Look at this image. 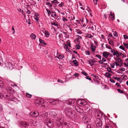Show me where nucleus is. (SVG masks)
Segmentation results:
<instances>
[{
	"mask_svg": "<svg viewBox=\"0 0 128 128\" xmlns=\"http://www.w3.org/2000/svg\"><path fill=\"white\" fill-rule=\"evenodd\" d=\"M64 48L68 51V50H70L68 48V46L65 45Z\"/></svg>",
	"mask_w": 128,
	"mask_h": 128,
	"instance_id": "56",
	"label": "nucleus"
},
{
	"mask_svg": "<svg viewBox=\"0 0 128 128\" xmlns=\"http://www.w3.org/2000/svg\"><path fill=\"white\" fill-rule=\"evenodd\" d=\"M88 62L89 64L91 66H92V65L94 64H93L92 63V62H91L90 60H88Z\"/></svg>",
	"mask_w": 128,
	"mask_h": 128,
	"instance_id": "47",
	"label": "nucleus"
},
{
	"mask_svg": "<svg viewBox=\"0 0 128 128\" xmlns=\"http://www.w3.org/2000/svg\"><path fill=\"white\" fill-rule=\"evenodd\" d=\"M60 32H62V33L60 34L61 37L63 38V36H64L65 38H68L69 36L68 35V36H67V34L66 32H65L64 31L62 32V30H60Z\"/></svg>",
	"mask_w": 128,
	"mask_h": 128,
	"instance_id": "7",
	"label": "nucleus"
},
{
	"mask_svg": "<svg viewBox=\"0 0 128 128\" xmlns=\"http://www.w3.org/2000/svg\"><path fill=\"white\" fill-rule=\"evenodd\" d=\"M109 18L110 19L113 20L114 19V14H112V12H111L109 16Z\"/></svg>",
	"mask_w": 128,
	"mask_h": 128,
	"instance_id": "16",
	"label": "nucleus"
},
{
	"mask_svg": "<svg viewBox=\"0 0 128 128\" xmlns=\"http://www.w3.org/2000/svg\"><path fill=\"white\" fill-rule=\"evenodd\" d=\"M41 116L44 118L47 117L48 116V113L45 111H42L40 113Z\"/></svg>",
	"mask_w": 128,
	"mask_h": 128,
	"instance_id": "8",
	"label": "nucleus"
},
{
	"mask_svg": "<svg viewBox=\"0 0 128 128\" xmlns=\"http://www.w3.org/2000/svg\"><path fill=\"white\" fill-rule=\"evenodd\" d=\"M44 34L45 35V36L46 38L48 37L50 35V33L49 32L47 31H46L45 32Z\"/></svg>",
	"mask_w": 128,
	"mask_h": 128,
	"instance_id": "22",
	"label": "nucleus"
},
{
	"mask_svg": "<svg viewBox=\"0 0 128 128\" xmlns=\"http://www.w3.org/2000/svg\"><path fill=\"white\" fill-rule=\"evenodd\" d=\"M124 37L125 39H128V37L126 35H124Z\"/></svg>",
	"mask_w": 128,
	"mask_h": 128,
	"instance_id": "50",
	"label": "nucleus"
},
{
	"mask_svg": "<svg viewBox=\"0 0 128 128\" xmlns=\"http://www.w3.org/2000/svg\"><path fill=\"white\" fill-rule=\"evenodd\" d=\"M120 55L121 56L122 58H123L124 56V54L122 53H120Z\"/></svg>",
	"mask_w": 128,
	"mask_h": 128,
	"instance_id": "51",
	"label": "nucleus"
},
{
	"mask_svg": "<svg viewBox=\"0 0 128 128\" xmlns=\"http://www.w3.org/2000/svg\"><path fill=\"white\" fill-rule=\"evenodd\" d=\"M108 42L112 46L114 45L113 41L110 38H108Z\"/></svg>",
	"mask_w": 128,
	"mask_h": 128,
	"instance_id": "17",
	"label": "nucleus"
},
{
	"mask_svg": "<svg viewBox=\"0 0 128 128\" xmlns=\"http://www.w3.org/2000/svg\"><path fill=\"white\" fill-rule=\"evenodd\" d=\"M104 75L105 76L108 77H110L112 76V74L108 72H106Z\"/></svg>",
	"mask_w": 128,
	"mask_h": 128,
	"instance_id": "24",
	"label": "nucleus"
},
{
	"mask_svg": "<svg viewBox=\"0 0 128 128\" xmlns=\"http://www.w3.org/2000/svg\"><path fill=\"white\" fill-rule=\"evenodd\" d=\"M107 70L108 72L111 73H112V72L110 68V67L107 68Z\"/></svg>",
	"mask_w": 128,
	"mask_h": 128,
	"instance_id": "34",
	"label": "nucleus"
},
{
	"mask_svg": "<svg viewBox=\"0 0 128 128\" xmlns=\"http://www.w3.org/2000/svg\"><path fill=\"white\" fill-rule=\"evenodd\" d=\"M96 57H97L99 59H101L102 58V57L100 56L99 54H97L96 55Z\"/></svg>",
	"mask_w": 128,
	"mask_h": 128,
	"instance_id": "48",
	"label": "nucleus"
},
{
	"mask_svg": "<svg viewBox=\"0 0 128 128\" xmlns=\"http://www.w3.org/2000/svg\"><path fill=\"white\" fill-rule=\"evenodd\" d=\"M110 81L111 82H112V83H114L115 82V81L112 79H110Z\"/></svg>",
	"mask_w": 128,
	"mask_h": 128,
	"instance_id": "61",
	"label": "nucleus"
},
{
	"mask_svg": "<svg viewBox=\"0 0 128 128\" xmlns=\"http://www.w3.org/2000/svg\"><path fill=\"white\" fill-rule=\"evenodd\" d=\"M26 96L29 98H31L32 95L27 93H26Z\"/></svg>",
	"mask_w": 128,
	"mask_h": 128,
	"instance_id": "37",
	"label": "nucleus"
},
{
	"mask_svg": "<svg viewBox=\"0 0 128 128\" xmlns=\"http://www.w3.org/2000/svg\"><path fill=\"white\" fill-rule=\"evenodd\" d=\"M95 123L97 126L102 128V122L100 119L99 118L96 119V121Z\"/></svg>",
	"mask_w": 128,
	"mask_h": 128,
	"instance_id": "4",
	"label": "nucleus"
},
{
	"mask_svg": "<svg viewBox=\"0 0 128 128\" xmlns=\"http://www.w3.org/2000/svg\"><path fill=\"white\" fill-rule=\"evenodd\" d=\"M46 10L48 13V15H49L51 13V11H50V10H48V9H46Z\"/></svg>",
	"mask_w": 128,
	"mask_h": 128,
	"instance_id": "46",
	"label": "nucleus"
},
{
	"mask_svg": "<svg viewBox=\"0 0 128 128\" xmlns=\"http://www.w3.org/2000/svg\"><path fill=\"white\" fill-rule=\"evenodd\" d=\"M8 82H9V83L11 82L12 83V84H11V85L12 86H13V87H14V86H17L14 83L12 82V81H10V80L8 81Z\"/></svg>",
	"mask_w": 128,
	"mask_h": 128,
	"instance_id": "32",
	"label": "nucleus"
},
{
	"mask_svg": "<svg viewBox=\"0 0 128 128\" xmlns=\"http://www.w3.org/2000/svg\"><path fill=\"white\" fill-rule=\"evenodd\" d=\"M39 42L40 44H43L44 45H46V43L44 42L41 39L39 38Z\"/></svg>",
	"mask_w": 128,
	"mask_h": 128,
	"instance_id": "21",
	"label": "nucleus"
},
{
	"mask_svg": "<svg viewBox=\"0 0 128 128\" xmlns=\"http://www.w3.org/2000/svg\"><path fill=\"white\" fill-rule=\"evenodd\" d=\"M119 63L121 64H122V66L123 62H122V61L121 59H120L119 60V61L118 62Z\"/></svg>",
	"mask_w": 128,
	"mask_h": 128,
	"instance_id": "53",
	"label": "nucleus"
},
{
	"mask_svg": "<svg viewBox=\"0 0 128 128\" xmlns=\"http://www.w3.org/2000/svg\"><path fill=\"white\" fill-rule=\"evenodd\" d=\"M21 124L23 127H26L28 126L29 124L27 122H26L24 121H21Z\"/></svg>",
	"mask_w": 128,
	"mask_h": 128,
	"instance_id": "9",
	"label": "nucleus"
},
{
	"mask_svg": "<svg viewBox=\"0 0 128 128\" xmlns=\"http://www.w3.org/2000/svg\"><path fill=\"white\" fill-rule=\"evenodd\" d=\"M93 2H94V4H95L96 5L97 2V0H94Z\"/></svg>",
	"mask_w": 128,
	"mask_h": 128,
	"instance_id": "55",
	"label": "nucleus"
},
{
	"mask_svg": "<svg viewBox=\"0 0 128 128\" xmlns=\"http://www.w3.org/2000/svg\"><path fill=\"white\" fill-rule=\"evenodd\" d=\"M102 61L103 62H105L106 61V60L104 58H102Z\"/></svg>",
	"mask_w": 128,
	"mask_h": 128,
	"instance_id": "57",
	"label": "nucleus"
},
{
	"mask_svg": "<svg viewBox=\"0 0 128 128\" xmlns=\"http://www.w3.org/2000/svg\"><path fill=\"white\" fill-rule=\"evenodd\" d=\"M6 66L9 68L12 69L14 68V65H13L12 63L10 62H8L7 64H6Z\"/></svg>",
	"mask_w": 128,
	"mask_h": 128,
	"instance_id": "10",
	"label": "nucleus"
},
{
	"mask_svg": "<svg viewBox=\"0 0 128 128\" xmlns=\"http://www.w3.org/2000/svg\"><path fill=\"white\" fill-rule=\"evenodd\" d=\"M72 63L74 64V65L76 66H77L78 65V62L76 60H74L72 61Z\"/></svg>",
	"mask_w": 128,
	"mask_h": 128,
	"instance_id": "25",
	"label": "nucleus"
},
{
	"mask_svg": "<svg viewBox=\"0 0 128 128\" xmlns=\"http://www.w3.org/2000/svg\"><path fill=\"white\" fill-rule=\"evenodd\" d=\"M123 44L126 47V48L127 49H128V44L124 43Z\"/></svg>",
	"mask_w": 128,
	"mask_h": 128,
	"instance_id": "43",
	"label": "nucleus"
},
{
	"mask_svg": "<svg viewBox=\"0 0 128 128\" xmlns=\"http://www.w3.org/2000/svg\"><path fill=\"white\" fill-rule=\"evenodd\" d=\"M64 3L63 2H61L60 4H59L58 5V6L60 7H62L64 6Z\"/></svg>",
	"mask_w": 128,
	"mask_h": 128,
	"instance_id": "39",
	"label": "nucleus"
},
{
	"mask_svg": "<svg viewBox=\"0 0 128 128\" xmlns=\"http://www.w3.org/2000/svg\"><path fill=\"white\" fill-rule=\"evenodd\" d=\"M44 103V102L42 99L36 100L35 101V104L36 106L40 105H42Z\"/></svg>",
	"mask_w": 128,
	"mask_h": 128,
	"instance_id": "6",
	"label": "nucleus"
},
{
	"mask_svg": "<svg viewBox=\"0 0 128 128\" xmlns=\"http://www.w3.org/2000/svg\"><path fill=\"white\" fill-rule=\"evenodd\" d=\"M76 47L77 49H79L80 48V46L78 44L77 45H76Z\"/></svg>",
	"mask_w": 128,
	"mask_h": 128,
	"instance_id": "62",
	"label": "nucleus"
},
{
	"mask_svg": "<svg viewBox=\"0 0 128 128\" xmlns=\"http://www.w3.org/2000/svg\"><path fill=\"white\" fill-rule=\"evenodd\" d=\"M119 48L120 49H122V50H124L125 48L124 46H123L121 45L119 46Z\"/></svg>",
	"mask_w": 128,
	"mask_h": 128,
	"instance_id": "41",
	"label": "nucleus"
},
{
	"mask_svg": "<svg viewBox=\"0 0 128 128\" xmlns=\"http://www.w3.org/2000/svg\"><path fill=\"white\" fill-rule=\"evenodd\" d=\"M80 20L81 22H84V21L86 20V21L87 20V19L86 18H81L80 19Z\"/></svg>",
	"mask_w": 128,
	"mask_h": 128,
	"instance_id": "31",
	"label": "nucleus"
},
{
	"mask_svg": "<svg viewBox=\"0 0 128 128\" xmlns=\"http://www.w3.org/2000/svg\"><path fill=\"white\" fill-rule=\"evenodd\" d=\"M74 76L76 77H77L78 76V73H74Z\"/></svg>",
	"mask_w": 128,
	"mask_h": 128,
	"instance_id": "64",
	"label": "nucleus"
},
{
	"mask_svg": "<svg viewBox=\"0 0 128 128\" xmlns=\"http://www.w3.org/2000/svg\"><path fill=\"white\" fill-rule=\"evenodd\" d=\"M12 30L13 31L12 34H14L15 32V30L14 28V26H12Z\"/></svg>",
	"mask_w": 128,
	"mask_h": 128,
	"instance_id": "49",
	"label": "nucleus"
},
{
	"mask_svg": "<svg viewBox=\"0 0 128 128\" xmlns=\"http://www.w3.org/2000/svg\"><path fill=\"white\" fill-rule=\"evenodd\" d=\"M125 68H121L120 69V70L122 71H124L125 70Z\"/></svg>",
	"mask_w": 128,
	"mask_h": 128,
	"instance_id": "60",
	"label": "nucleus"
},
{
	"mask_svg": "<svg viewBox=\"0 0 128 128\" xmlns=\"http://www.w3.org/2000/svg\"><path fill=\"white\" fill-rule=\"evenodd\" d=\"M6 98L7 100L10 101H14L15 102H18V100H17L12 94H10L9 95H6Z\"/></svg>",
	"mask_w": 128,
	"mask_h": 128,
	"instance_id": "2",
	"label": "nucleus"
},
{
	"mask_svg": "<svg viewBox=\"0 0 128 128\" xmlns=\"http://www.w3.org/2000/svg\"><path fill=\"white\" fill-rule=\"evenodd\" d=\"M84 34L85 36L87 38H92L94 37L92 34L88 33H86L85 34Z\"/></svg>",
	"mask_w": 128,
	"mask_h": 128,
	"instance_id": "13",
	"label": "nucleus"
},
{
	"mask_svg": "<svg viewBox=\"0 0 128 128\" xmlns=\"http://www.w3.org/2000/svg\"><path fill=\"white\" fill-rule=\"evenodd\" d=\"M82 73L85 76H87L88 75V74L84 71H82Z\"/></svg>",
	"mask_w": 128,
	"mask_h": 128,
	"instance_id": "44",
	"label": "nucleus"
},
{
	"mask_svg": "<svg viewBox=\"0 0 128 128\" xmlns=\"http://www.w3.org/2000/svg\"><path fill=\"white\" fill-rule=\"evenodd\" d=\"M4 97L3 94L0 92V98H2Z\"/></svg>",
	"mask_w": 128,
	"mask_h": 128,
	"instance_id": "59",
	"label": "nucleus"
},
{
	"mask_svg": "<svg viewBox=\"0 0 128 128\" xmlns=\"http://www.w3.org/2000/svg\"><path fill=\"white\" fill-rule=\"evenodd\" d=\"M29 115L34 117H37L38 116L39 113L37 111H35L33 112H31L29 114Z\"/></svg>",
	"mask_w": 128,
	"mask_h": 128,
	"instance_id": "5",
	"label": "nucleus"
},
{
	"mask_svg": "<svg viewBox=\"0 0 128 128\" xmlns=\"http://www.w3.org/2000/svg\"><path fill=\"white\" fill-rule=\"evenodd\" d=\"M76 37H78V38H76V40H80L82 38V37L80 36L79 35H78L76 36Z\"/></svg>",
	"mask_w": 128,
	"mask_h": 128,
	"instance_id": "36",
	"label": "nucleus"
},
{
	"mask_svg": "<svg viewBox=\"0 0 128 128\" xmlns=\"http://www.w3.org/2000/svg\"><path fill=\"white\" fill-rule=\"evenodd\" d=\"M96 117H98L97 118H102V114L101 113H97L96 114Z\"/></svg>",
	"mask_w": 128,
	"mask_h": 128,
	"instance_id": "19",
	"label": "nucleus"
},
{
	"mask_svg": "<svg viewBox=\"0 0 128 128\" xmlns=\"http://www.w3.org/2000/svg\"><path fill=\"white\" fill-rule=\"evenodd\" d=\"M60 100L61 101L63 102H64V101L68 105L73 104L74 103V100H68L66 99H63V98H60Z\"/></svg>",
	"mask_w": 128,
	"mask_h": 128,
	"instance_id": "3",
	"label": "nucleus"
},
{
	"mask_svg": "<svg viewBox=\"0 0 128 128\" xmlns=\"http://www.w3.org/2000/svg\"><path fill=\"white\" fill-rule=\"evenodd\" d=\"M90 48L92 50V51L94 52L95 50L96 47L95 46H94L93 44H92L91 45Z\"/></svg>",
	"mask_w": 128,
	"mask_h": 128,
	"instance_id": "20",
	"label": "nucleus"
},
{
	"mask_svg": "<svg viewBox=\"0 0 128 128\" xmlns=\"http://www.w3.org/2000/svg\"><path fill=\"white\" fill-rule=\"evenodd\" d=\"M120 58H116L115 59V61L118 62L119 61V60H120Z\"/></svg>",
	"mask_w": 128,
	"mask_h": 128,
	"instance_id": "54",
	"label": "nucleus"
},
{
	"mask_svg": "<svg viewBox=\"0 0 128 128\" xmlns=\"http://www.w3.org/2000/svg\"><path fill=\"white\" fill-rule=\"evenodd\" d=\"M51 25H54L55 26H58V24L57 23V22H52L51 23Z\"/></svg>",
	"mask_w": 128,
	"mask_h": 128,
	"instance_id": "35",
	"label": "nucleus"
},
{
	"mask_svg": "<svg viewBox=\"0 0 128 128\" xmlns=\"http://www.w3.org/2000/svg\"><path fill=\"white\" fill-rule=\"evenodd\" d=\"M46 5L48 6H49L50 8L51 9L52 8V4L48 2H46Z\"/></svg>",
	"mask_w": 128,
	"mask_h": 128,
	"instance_id": "26",
	"label": "nucleus"
},
{
	"mask_svg": "<svg viewBox=\"0 0 128 128\" xmlns=\"http://www.w3.org/2000/svg\"><path fill=\"white\" fill-rule=\"evenodd\" d=\"M65 112H66V116L70 117V118L74 117L75 113L72 109L70 108H66L65 110Z\"/></svg>",
	"mask_w": 128,
	"mask_h": 128,
	"instance_id": "1",
	"label": "nucleus"
},
{
	"mask_svg": "<svg viewBox=\"0 0 128 128\" xmlns=\"http://www.w3.org/2000/svg\"><path fill=\"white\" fill-rule=\"evenodd\" d=\"M113 55L114 56H116L117 57H118L120 56V54L114 52L113 54Z\"/></svg>",
	"mask_w": 128,
	"mask_h": 128,
	"instance_id": "33",
	"label": "nucleus"
},
{
	"mask_svg": "<svg viewBox=\"0 0 128 128\" xmlns=\"http://www.w3.org/2000/svg\"><path fill=\"white\" fill-rule=\"evenodd\" d=\"M92 76H93L94 77V78H98V76H96V75L95 74H92Z\"/></svg>",
	"mask_w": 128,
	"mask_h": 128,
	"instance_id": "45",
	"label": "nucleus"
},
{
	"mask_svg": "<svg viewBox=\"0 0 128 128\" xmlns=\"http://www.w3.org/2000/svg\"><path fill=\"white\" fill-rule=\"evenodd\" d=\"M48 101L50 103H52L53 104H55V103H58V101L54 100H48Z\"/></svg>",
	"mask_w": 128,
	"mask_h": 128,
	"instance_id": "14",
	"label": "nucleus"
},
{
	"mask_svg": "<svg viewBox=\"0 0 128 128\" xmlns=\"http://www.w3.org/2000/svg\"><path fill=\"white\" fill-rule=\"evenodd\" d=\"M115 64L114 62L111 63L110 64V66H111V67L112 68H114V66H115Z\"/></svg>",
	"mask_w": 128,
	"mask_h": 128,
	"instance_id": "40",
	"label": "nucleus"
},
{
	"mask_svg": "<svg viewBox=\"0 0 128 128\" xmlns=\"http://www.w3.org/2000/svg\"><path fill=\"white\" fill-rule=\"evenodd\" d=\"M76 111L82 114L83 113L84 111L82 109L78 108L77 109Z\"/></svg>",
	"mask_w": 128,
	"mask_h": 128,
	"instance_id": "23",
	"label": "nucleus"
},
{
	"mask_svg": "<svg viewBox=\"0 0 128 128\" xmlns=\"http://www.w3.org/2000/svg\"><path fill=\"white\" fill-rule=\"evenodd\" d=\"M56 57L59 59L62 60L64 57V56L60 54H58L57 53Z\"/></svg>",
	"mask_w": 128,
	"mask_h": 128,
	"instance_id": "11",
	"label": "nucleus"
},
{
	"mask_svg": "<svg viewBox=\"0 0 128 128\" xmlns=\"http://www.w3.org/2000/svg\"><path fill=\"white\" fill-rule=\"evenodd\" d=\"M113 78H114L116 80L118 81H120V78H118L116 76H113L112 77Z\"/></svg>",
	"mask_w": 128,
	"mask_h": 128,
	"instance_id": "38",
	"label": "nucleus"
},
{
	"mask_svg": "<svg viewBox=\"0 0 128 128\" xmlns=\"http://www.w3.org/2000/svg\"><path fill=\"white\" fill-rule=\"evenodd\" d=\"M39 17V15L38 14H36L34 15V19L37 22H38V18Z\"/></svg>",
	"mask_w": 128,
	"mask_h": 128,
	"instance_id": "15",
	"label": "nucleus"
},
{
	"mask_svg": "<svg viewBox=\"0 0 128 128\" xmlns=\"http://www.w3.org/2000/svg\"><path fill=\"white\" fill-rule=\"evenodd\" d=\"M106 128H113L110 124H106Z\"/></svg>",
	"mask_w": 128,
	"mask_h": 128,
	"instance_id": "28",
	"label": "nucleus"
},
{
	"mask_svg": "<svg viewBox=\"0 0 128 128\" xmlns=\"http://www.w3.org/2000/svg\"><path fill=\"white\" fill-rule=\"evenodd\" d=\"M57 82H60L62 84H63L64 83V82L60 80L59 79L58 80Z\"/></svg>",
	"mask_w": 128,
	"mask_h": 128,
	"instance_id": "52",
	"label": "nucleus"
},
{
	"mask_svg": "<svg viewBox=\"0 0 128 128\" xmlns=\"http://www.w3.org/2000/svg\"><path fill=\"white\" fill-rule=\"evenodd\" d=\"M114 62L115 63V64L116 65V66H120L118 62Z\"/></svg>",
	"mask_w": 128,
	"mask_h": 128,
	"instance_id": "63",
	"label": "nucleus"
},
{
	"mask_svg": "<svg viewBox=\"0 0 128 128\" xmlns=\"http://www.w3.org/2000/svg\"><path fill=\"white\" fill-rule=\"evenodd\" d=\"M85 52H86V54L87 55H90V52L89 51H86Z\"/></svg>",
	"mask_w": 128,
	"mask_h": 128,
	"instance_id": "58",
	"label": "nucleus"
},
{
	"mask_svg": "<svg viewBox=\"0 0 128 128\" xmlns=\"http://www.w3.org/2000/svg\"><path fill=\"white\" fill-rule=\"evenodd\" d=\"M119 93H123V91L120 89H117Z\"/></svg>",
	"mask_w": 128,
	"mask_h": 128,
	"instance_id": "42",
	"label": "nucleus"
},
{
	"mask_svg": "<svg viewBox=\"0 0 128 128\" xmlns=\"http://www.w3.org/2000/svg\"><path fill=\"white\" fill-rule=\"evenodd\" d=\"M76 32L78 34H82V32L79 29L76 30Z\"/></svg>",
	"mask_w": 128,
	"mask_h": 128,
	"instance_id": "29",
	"label": "nucleus"
},
{
	"mask_svg": "<svg viewBox=\"0 0 128 128\" xmlns=\"http://www.w3.org/2000/svg\"><path fill=\"white\" fill-rule=\"evenodd\" d=\"M110 54L109 52H104L103 53V56L104 58H107L109 55Z\"/></svg>",
	"mask_w": 128,
	"mask_h": 128,
	"instance_id": "12",
	"label": "nucleus"
},
{
	"mask_svg": "<svg viewBox=\"0 0 128 128\" xmlns=\"http://www.w3.org/2000/svg\"><path fill=\"white\" fill-rule=\"evenodd\" d=\"M51 3L52 4H59V2H58L57 0H54L53 1H51Z\"/></svg>",
	"mask_w": 128,
	"mask_h": 128,
	"instance_id": "27",
	"label": "nucleus"
},
{
	"mask_svg": "<svg viewBox=\"0 0 128 128\" xmlns=\"http://www.w3.org/2000/svg\"><path fill=\"white\" fill-rule=\"evenodd\" d=\"M65 126L68 128H70L72 127V125L71 124L65 122L64 123Z\"/></svg>",
	"mask_w": 128,
	"mask_h": 128,
	"instance_id": "18",
	"label": "nucleus"
},
{
	"mask_svg": "<svg viewBox=\"0 0 128 128\" xmlns=\"http://www.w3.org/2000/svg\"><path fill=\"white\" fill-rule=\"evenodd\" d=\"M30 37L33 39H34L36 38V36L33 34H32L30 35Z\"/></svg>",
	"mask_w": 128,
	"mask_h": 128,
	"instance_id": "30",
	"label": "nucleus"
}]
</instances>
